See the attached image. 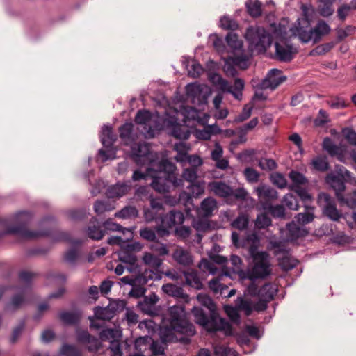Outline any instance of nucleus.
Listing matches in <instances>:
<instances>
[{"mask_svg":"<svg viewBox=\"0 0 356 356\" xmlns=\"http://www.w3.org/2000/svg\"><path fill=\"white\" fill-rule=\"evenodd\" d=\"M197 300L208 309L209 313L207 314L202 307H194L192 309L194 321L209 332L222 331L225 335H231L232 325L219 316L213 300L207 294H199Z\"/></svg>","mask_w":356,"mask_h":356,"instance_id":"1","label":"nucleus"},{"mask_svg":"<svg viewBox=\"0 0 356 356\" xmlns=\"http://www.w3.org/2000/svg\"><path fill=\"white\" fill-rule=\"evenodd\" d=\"M303 16L298 19L295 25L291 28L293 35L298 36L303 43L312 40L314 43L318 42L323 36L330 31V26L323 20H320L314 28L311 27V22L307 14L305 6H303Z\"/></svg>","mask_w":356,"mask_h":356,"instance_id":"2","label":"nucleus"},{"mask_svg":"<svg viewBox=\"0 0 356 356\" xmlns=\"http://www.w3.org/2000/svg\"><path fill=\"white\" fill-rule=\"evenodd\" d=\"M120 260L127 264L129 272L134 273L131 276H124L120 281L127 285L134 286L136 285H145L147 282L152 280L154 273L152 270H142L140 266L137 264V257L132 253L124 252L119 257Z\"/></svg>","mask_w":356,"mask_h":356,"instance_id":"3","label":"nucleus"},{"mask_svg":"<svg viewBox=\"0 0 356 356\" xmlns=\"http://www.w3.org/2000/svg\"><path fill=\"white\" fill-rule=\"evenodd\" d=\"M16 225L9 227L5 231H0V238L6 234L16 235L24 239H35L40 237L48 236L51 234L50 231H30L27 226L31 220V215L26 211H21L16 214Z\"/></svg>","mask_w":356,"mask_h":356,"instance_id":"4","label":"nucleus"},{"mask_svg":"<svg viewBox=\"0 0 356 356\" xmlns=\"http://www.w3.org/2000/svg\"><path fill=\"white\" fill-rule=\"evenodd\" d=\"M169 316L170 325L175 327L177 333L184 335L179 340L184 343H188L191 341L189 337L194 336L196 330L193 324L186 319L184 307H171L169 309Z\"/></svg>","mask_w":356,"mask_h":356,"instance_id":"5","label":"nucleus"},{"mask_svg":"<svg viewBox=\"0 0 356 356\" xmlns=\"http://www.w3.org/2000/svg\"><path fill=\"white\" fill-rule=\"evenodd\" d=\"M245 38L252 48L258 54H264L271 46V35L261 26H249L245 33Z\"/></svg>","mask_w":356,"mask_h":356,"instance_id":"6","label":"nucleus"},{"mask_svg":"<svg viewBox=\"0 0 356 356\" xmlns=\"http://www.w3.org/2000/svg\"><path fill=\"white\" fill-rule=\"evenodd\" d=\"M253 266L249 270L248 277L251 281L257 279H265L271 273L269 254L266 251H260V254L252 257Z\"/></svg>","mask_w":356,"mask_h":356,"instance_id":"7","label":"nucleus"},{"mask_svg":"<svg viewBox=\"0 0 356 356\" xmlns=\"http://www.w3.org/2000/svg\"><path fill=\"white\" fill-rule=\"evenodd\" d=\"M330 184L341 205H346L353 209H356V189L343 195L346 189L345 182L339 176H332L330 178Z\"/></svg>","mask_w":356,"mask_h":356,"instance_id":"8","label":"nucleus"},{"mask_svg":"<svg viewBox=\"0 0 356 356\" xmlns=\"http://www.w3.org/2000/svg\"><path fill=\"white\" fill-rule=\"evenodd\" d=\"M231 238L235 247L246 249L251 257L260 254V252L258 251L260 245V238L256 233L248 234L242 240H240L239 234L236 232H232Z\"/></svg>","mask_w":356,"mask_h":356,"instance_id":"9","label":"nucleus"},{"mask_svg":"<svg viewBox=\"0 0 356 356\" xmlns=\"http://www.w3.org/2000/svg\"><path fill=\"white\" fill-rule=\"evenodd\" d=\"M273 248V254L278 260L280 267L288 271L295 268L298 264V260L293 258L290 253V250L286 248L284 244L275 242L272 244Z\"/></svg>","mask_w":356,"mask_h":356,"instance_id":"10","label":"nucleus"},{"mask_svg":"<svg viewBox=\"0 0 356 356\" xmlns=\"http://www.w3.org/2000/svg\"><path fill=\"white\" fill-rule=\"evenodd\" d=\"M317 203L322 208L323 214L332 221H339L342 213L337 209L334 200L325 193H320Z\"/></svg>","mask_w":356,"mask_h":356,"instance_id":"11","label":"nucleus"},{"mask_svg":"<svg viewBox=\"0 0 356 356\" xmlns=\"http://www.w3.org/2000/svg\"><path fill=\"white\" fill-rule=\"evenodd\" d=\"M277 288L270 282L266 283L259 289V300L254 305V309L257 312L265 311L268 303L273 300L277 292Z\"/></svg>","mask_w":356,"mask_h":356,"instance_id":"12","label":"nucleus"},{"mask_svg":"<svg viewBox=\"0 0 356 356\" xmlns=\"http://www.w3.org/2000/svg\"><path fill=\"white\" fill-rule=\"evenodd\" d=\"M225 39L227 45L232 49L234 54V56L232 58L233 62L236 65H239L241 63H245L248 61V58L244 54L243 42L238 39V35L235 33H229Z\"/></svg>","mask_w":356,"mask_h":356,"instance_id":"13","label":"nucleus"},{"mask_svg":"<svg viewBox=\"0 0 356 356\" xmlns=\"http://www.w3.org/2000/svg\"><path fill=\"white\" fill-rule=\"evenodd\" d=\"M159 170L160 173H163V176L168 177V179L172 182V185L174 187L182 186L183 181L178 177V174L176 172V165L168 161V159H162L159 163Z\"/></svg>","mask_w":356,"mask_h":356,"instance_id":"14","label":"nucleus"},{"mask_svg":"<svg viewBox=\"0 0 356 356\" xmlns=\"http://www.w3.org/2000/svg\"><path fill=\"white\" fill-rule=\"evenodd\" d=\"M282 71L278 69H271L266 77L261 82L262 89L270 88L275 90L280 84L286 81V77L282 75Z\"/></svg>","mask_w":356,"mask_h":356,"instance_id":"15","label":"nucleus"},{"mask_svg":"<svg viewBox=\"0 0 356 356\" xmlns=\"http://www.w3.org/2000/svg\"><path fill=\"white\" fill-rule=\"evenodd\" d=\"M131 157L134 161L138 165H144L150 153L149 145L145 143L140 142L131 145Z\"/></svg>","mask_w":356,"mask_h":356,"instance_id":"16","label":"nucleus"},{"mask_svg":"<svg viewBox=\"0 0 356 356\" xmlns=\"http://www.w3.org/2000/svg\"><path fill=\"white\" fill-rule=\"evenodd\" d=\"M77 341L86 346L89 352L97 351L102 346L99 339L92 336L87 330H81L77 333Z\"/></svg>","mask_w":356,"mask_h":356,"instance_id":"17","label":"nucleus"},{"mask_svg":"<svg viewBox=\"0 0 356 356\" xmlns=\"http://www.w3.org/2000/svg\"><path fill=\"white\" fill-rule=\"evenodd\" d=\"M259 202L263 209L266 204H270L272 202L277 199V192L274 188L268 186H260L256 188Z\"/></svg>","mask_w":356,"mask_h":356,"instance_id":"18","label":"nucleus"},{"mask_svg":"<svg viewBox=\"0 0 356 356\" xmlns=\"http://www.w3.org/2000/svg\"><path fill=\"white\" fill-rule=\"evenodd\" d=\"M161 223L168 227L172 228L176 225L183 224L185 217L183 212L175 209L170 211L165 215L161 216Z\"/></svg>","mask_w":356,"mask_h":356,"instance_id":"19","label":"nucleus"},{"mask_svg":"<svg viewBox=\"0 0 356 356\" xmlns=\"http://www.w3.org/2000/svg\"><path fill=\"white\" fill-rule=\"evenodd\" d=\"M87 236L95 241L101 240L105 235L102 225L98 222L96 218H92L86 229Z\"/></svg>","mask_w":356,"mask_h":356,"instance_id":"20","label":"nucleus"},{"mask_svg":"<svg viewBox=\"0 0 356 356\" xmlns=\"http://www.w3.org/2000/svg\"><path fill=\"white\" fill-rule=\"evenodd\" d=\"M152 178L151 186L152 188L159 193H165L169 192L170 188L172 185V182L164 176H159L156 175H150Z\"/></svg>","mask_w":356,"mask_h":356,"instance_id":"21","label":"nucleus"},{"mask_svg":"<svg viewBox=\"0 0 356 356\" xmlns=\"http://www.w3.org/2000/svg\"><path fill=\"white\" fill-rule=\"evenodd\" d=\"M172 259L179 264L184 266H189L193 264V257L189 251L177 247L172 253Z\"/></svg>","mask_w":356,"mask_h":356,"instance_id":"22","label":"nucleus"},{"mask_svg":"<svg viewBox=\"0 0 356 356\" xmlns=\"http://www.w3.org/2000/svg\"><path fill=\"white\" fill-rule=\"evenodd\" d=\"M217 207L216 200L213 197H209L202 200L200 207L197 209V213L202 217L207 218L212 216Z\"/></svg>","mask_w":356,"mask_h":356,"instance_id":"23","label":"nucleus"},{"mask_svg":"<svg viewBox=\"0 0 356 356\" xmlns=\"http://www.w3.org/2000/svg\"><path fill=\"white\" fill-rule=\"evenodd\" d=\"M211 190L218 197H232L233 188L223 181H213L209 184Z\"/></svg>","mask_w":356,"mask_h":356,"instance_id":"24","label":"nucleus"},{"mask_svg":"<svg viewBox=\"0 0 356 356\" xmlns=\"http://www.w3.org/2000/svg\"><path fill=\"white\" fill-rule=\"evenodd\" d=\"M289 177L291 184L289 186L290 191H293L302 186H307L308 184V179L301 172L296 170H291L289 174Z\"/></svg>","mask_w":356,"mask_h":356,"instance_id":"25","label":"nucleus"},{"mask_svg":"<svg viewBox=\"0 0 356 356\" xmlns=\"http://www.w3.org/2000/svg\"><path fill=\"white\" fill-rule=\"evenodd\" d=\"M275 56L278 60L282 62H290L293 58L292 49L290 46H284L275 42Z\"/></svg>","mask_w":356,"mask_h":356,"instance_id":"26","label":"nucleus"},{"mask_svg":"<svg viewBox=\"0 0 356 356\" xmlns=\"http://www.w3.org/2000/svg\"><path fill=\"white\" fill-rule=\"evenodd\" d=\"M117 136L111 125H104L102 128L101 142L104 147H110L116 141Z\"/></svg>","mask_w":356,"mask_h":356,"instance_id":"27","label":"nucleus"},{"mask_svg":"<svg viewBox=\"0 0 356 356\" xmlns=\"http://www.w3.org/2000/svg\"><path fill=\"white\" fill-rule=\"evenodd\" d=\"M134 124L131 122H125L120 127L119 134L120 138L125 145L131 143L134 138L133 136Z\"/></svg>","mask_w":356,"mask_h":356,"instance_id":"28","label":"nucleus"},{"mask_svg":"<svg viewBox=\"0 0 356 356\" xmlns=\"http://www.w3.org/2000/svg\"><path fill=\"white\" fill-rule=\"evenodd\" d=\"M175 332L177 333V329L170 324L169 326H161L159 328V337L161 341L164 343L177 341V338L175 335Z\"/></svg>","mask_w":356,"mask_h":356,"instance_id":"29","label":"nucleus"},{"mask_svg":"<svg viewBox=\"0 0 356 356\" xmlns=\"http://www.w3.org/2000/svg\"><path fill=\"white\" fill-rule=\"evenodd\" d=\"M129 189L130 186L125 184H117L108 188L106 195L109 198H119L127 194Z\"/></svg>","mask_w":356,"mask_h":356,"instance_id":"30","label":"nucleus"},{"mask_svg":"<svg viewBox=\"0 0 356 356\" xmlns=\"http://www.w3.org/2000/svg\"><path fill=\"white\" fill-rule=\"evenodd\" d=\"M171 135L177 139L187 140L190 136L189 130L177 122L171 124Z\"/></svg>","mask_w":356,"mask_h":356,"instance_id":"31","label":"nucleus"},{"mask_svg":"<svg viewBox=\"0 0 356 356\" xmlns=\"http://www.w3.org/2000/svg\"><path fill=\"white\" fill-rule=\"evenodd\" d=\"M188 193L186 195V203H192L193 197H197L202 194H203L204 191V186L203 183H193L190 184L188 187Z\"/></svg>","mask_w":356,"mask_h":356,"instance_id":"32","label":"nucleus"},{"mask_svg":"<svg viewBox=\"0 0 356 356\" xmlns=\"http://www.w3.org/2000/svg\"><path fill=\"white\" fill-rule=\"evenodd\" d=\"M262 3L259 0H248L245 2L247 12L254 18L260 17L262 14Z\"/></svg>","mask_w":356,"mask_h":356,"instance_id":"33","label":"nucleus"},{"mask_svg":"<svg viewBox=\"0 0 356 356\" xmlns=\"http://www.w3.org/2000/svg\"><path fill=\"white\" fill-rule=\"evenodd\" d=\"M184 275L187 285L195 289L202 288V283L196 271L191 270V271L184 272Z\"/></svg>","mask_w":356,"mask_h":356,"instance_id":"34","label":"nucleus"},{"mask_svg":"<svg viewBox=\"0 0 356 356\" xmlns=\"http://www.w3.org/2000/svg\"><path fill=\"white\" fill-rule=\"evenodd\" d=\"M210 80L216 86H218L220 90L223 92L230 93L232 92V86L229 84L228 81L224 79L220 74L217 73L213 74L210 76Z\"/></svg>","mask_w":356,"mask_h":356,"instance_id":"35","label":"nucleus"},{"mask_svg":"<svg viewBox=\"0 0 356 356\" xmlns=\"http://www.w3.org/2000/svg\"><path fill=\"white\" fill-rule=\"evenodd\" d=\"M250 222V216L247 213L241 212L231 222V226L238 230H245L248 227Z\"/></svg>","mask_w":356,"mask_h":356,"instance_id":"36","label":"nucleus"},{"mask_svg":"<svg viewBox=\"0 0 356 356\" xmlns=\"http://www.w3.org/2000/svg\"><path fill=\"white\" fill-rule=\"evenodd\" d=\"M94 313L97 319L104 321H110L115 315V311L109 307H96L94 309Z\"/></svg>","mask_w":356,"mask_h":356,"instance_id":"37","label":"nucleus"},{"mask_svg":"<svg viewBox=\"0 0 356 356\" xmlns=\"http://www.w3.org/2000/svg\"><path fill=\"white\" fill-rule=\"evenodd\" d=\"M163 291L168 295L175 297L184 298L186 294L184 292V289L175 284H165L162 286Z\"/></svg>","mask_w":356,"mask_h":356,"instance_id":"38","label":"nucleus"},{"mask_svg":"<svg viewBox=\"0 0 356 356\" xmlns=\"http://www.w3.org/2000/svg\"><path fill=\"white\" fill-rule=\"evenodd\" d=\"M306 211L302 213H298L295 218L296 221L300 225H306L312 221H313L314 218V215L313 213V207H309L308 206H305Z\"/></svg>","mask_w":356,"mask_h":356,"instance_id":"39","label":"nucleus"},{"mask_svg":"<svg viewBox=\"0 0 356 356\" xmlns=\"http://www.w3.org/2000/svg\"><path fill=\"white\" fill-rule=\"evenodd\" d=\"M94 211L97 215L111 211L115 209L114 205L109 201L97 200L94 203Z\"/></svg>","mask_w":356,"mask_h":356,"instance_id":"40","label":"nucleus"},{"mask_svg":"<svg viewBox=\"0 0 356 356\" xmlns=\"http://www.w3.org/2000/svg\"><path fill=\"white\" fill-rule=\"evenodd\" d=\"M60 319L67 325H75L80 321V315L76 312H62L59 314Z\"/></svg>","mask_w":356,"mask_h":356,"instance_id":"41","label":"nucleus"},{"mask_svg":"<svg viewBox=\"0 0 356 356\" xmlns=\"http://www.w3.org/2000/svg\"><path fill=\"white\" fill-rule=\"evenodd\" d=\"M220 26L225 30L235 31L238 29V22L229 16H223L220 19Z\"/></svg>","mask_w":356,"mask_h":356,"instance_id":"42","label":"nucleus"},{"mask_svg":"<svg viewBox=\"0 0 356 356\" xmlns=\"http://www.w3.org/2000/svg\"><path fill=\"white\" fill-rule=\"evenodd\" d=\"M24 298L21 294H17L12 298L9 304H8L5 309L8 312H15L19 309L24 303Z\"/></svg>","mask_w":356,"mask_h":356,"instance_id":"43","label":"nucleus"},{"mask_svg":"<svg viewBox=\"0 0 356 356\" xmlns=\"http://www.w3.org/2000/svg\"><path fill=\"white\" fill-rule=\"evenodd\" d=\"M143 260L146 265H148L156 270L162 264V260L152 253H145L143 257Z\"/></svg>","mask_w":356,"mask_h":356,"instance_id":"44","label":"nucleus"},{"mask_svg":"<svg viewBox=\"0 0 356 356\" xmlns=\"http://www.w3.org/2000/svg\"><path fill=\"white\" fill-rule=\"evenodd\" d=\"M102 225L103 230L105 231V234L108 232H120L124 233L125 230H127L126 228L113 222L111 219L105 220Z\"/></svg>","mask_w":356,"mask_h":356,"instance_id":"45","label":"nucleus"},{"mask_svg":"<svg viewBox=\"0 0 356 356\" xmlns=\"http://www.w3.org/2000/svg\"><path fill=\"white\" fill-rule=\"evenodd\" d=\"M314 168L318 171L325 172L329 168V163L326 157L318 156L312 161Z\"/></svg>","mask_w":356,"mask_h":356,"instance_id":"46","label":"nucleus"},{"mask_svg":"<svg viewBox=\"0 0 356 356\" xmlns=\"http://www.w3.org/2000/svg\"><path fill=\"white\" fill-rule=\"evenodd\" d=\"M198 177L197 175V170L191 168H184L181 174V177L180 179L182 181H186L190 184H193L195 182Z\"/></svg>","mask_w":356,"mask_h":356,"instance_id":"47","label":"nucleus"},{"mask_svg":"<svg viewBox=\"0 0 356 356\" xmlns=\"http://www.w3.org/2000/svg\"><path fill=\"white\" fill-rule=\"evenodd\" d=\"M264 210L270 213L274 218H283L285 216V209L282 204H277L275 206L270 204H266Z\"/></svg>","mask_w":356,"mask_h":356,"instance_id":"48","label":"nucleus"},{"mask_svg":"<svg viewBox=\"0 0 356 356\" xmlns=\"http://www.w3.org/2000/svg\"><path fill=\"white\" fill-rule=\"evenodd\" d=\"M198 268L201 271L211 275H215L218 270L215 264L207 259H202L200 261Z\"/></svg>","mask_w":356,"mask_h":356,"instance_id":"49","label":"nucleus"},{"mask_svg":"<svg viewBox=\"0 0 356 356\" xmlns=\"http://www.w3.org/2000/svg\"><path fill=\"white\" fill-rule=\"evenodd\" d=\"M152 119L151 113L147 110H139L135 116V122L138 124L147 125Z\"/></svg>","mask_w":356,"mask_h":356,"instance_id":"50","label":"nucleus"},{"mask_svg":"<svg viewBox=\"0 0 356 356\" xmlns=\"http://www.w3.org/2000/svg\"><path fill=\"white\" fill-rule=\"evenodd\" d=\"M255 227L259 229H266L272 223L270 218L266 213L258 214L255 220Z\"/></svg>","mask_w":356,"mask_h":356,"instance_id":"51","label":"nucleus"},{"mask_svg":"<svg viewBox=\"0 0 356 356\" xmlns=\"http://www.w3.org/2000/svg\"><path fill=\"white\" fill-rule=\"evenodd\" d=\"M138 210L134 207H125L115 213L116 217L122 218H136L138 216Z\"/></svg>","mask_w":356,"mask_h":356,"instance_id":"52","label":"nucleus"},{"mask_svg":"<svg viewBox=\"0 0 356 356\" xmlns=\"http://www.w3.org/2000/svg\"><path fill=\"white\" fill-rule=\"evenodd\" d=\"M283 203L290 210L296 211L299 208L297 198L291 193H287L284 196Z\"/></svg>","mask_w":356,"mask_h":356,"instance_id":"53","label":"nucleus"},{"mask_svg":"<svg viewBox=\"0 0 356 356\" xmlns=\"http://www.w3.org/2000/svg\"><path fill=\"white\" fill-rule=\"evenodd\" d=\"M334 46V43L333 42L325 43L317 46L314 49L311 51V56H319L323 55L327 52H329Z\"/></svg>","mask_w":356,"mask_h":356,"instance_id":"54","label":"nucleus"},{"mask_svg":"<svg viewBox=\"0 0 356 356\" xmlns=\"http://www.w3.org/2000/svg\"><path fill=\"white\" fill-rule=\"evenodd\" d=\"M214 355L215 356H236V352L229 347L219 345L214 347Z\"/></svg>","mask_w":356,"mask_h":356,"instance_id":"55","label":"nucleus"},{"mask_svg":"<svg viewBox=\"0 0 356 356\" xmlns=\"http://www.w3.org/2000/svg\"><path fill=\"white\" fill-rule=\"evenodd\" d=\"M26 323L24 320H22L14 328L10 339L11 343H15L19 339L25 329Z\"/></svg>","mask_w":356,"mask_h":356,"instance_id":"56","label":"nucleus"},{"mask_svg":"<svg viewBox=\"0 0 356 356\" xmlns=\"http://www.w3.org/2000/svg\"><path fill=\"white\" fill-rule=\"evenodd\" d=\"M140 236L142 238L148 241H156V234L154 228L144 227L139 231Z\"/></svg>","mask_w":356,"mask_h":356,"instance_id":"57","label":"nucleus"},{"mask_svg":"<svg viewBox=\"0 0 356 356\" xmlns=\"http://www.w3.org/2000/svg\"><path fill=\"white\" fill-rule=\"evenodd\" d=\"M244 81L240 78H236L234 83V90L232 95L236 99H241L242 97V91L244 89Z\"/></svg>","mask_w":356,"mask_h":356,"instance_id":"58","label":"nucleus"},{"mask_svg":"<svg viewBox=\"0 0 356 356\" xmlns=\"http://www.w3.org/2000/svg\"><path fill=\"white\" fill-rule=\"evenodd\" d=\"M60 353L64 356H81L80 350L76 347L67 343L62 346Z\"/></svg>","mask_w":356,"mask_h":356,"instance_id":"59","label":"nucleus"},{"mask_svg":"<svg viewBox=\"0 0 356 356\" xmlns=\"http://www.w3.org/2000/svg\"><path fill=\"white\" fill-rule=\"evenodd\" d=\"M289 236L291 240L297 239L302 236V229L295 223L287 225Z\"/></svg>","mask_w":356,"mask_h":356,"instance_id":"60","label":"nucleus"},{"mask_svg":"<svg viewBox=\"0 0 356 356\" xmlns=\"http://www.w3.org/2000/svg\"><path fill=\"white\" fill-rule=\"evenodd\" d=\"M334 1H321L320 6V14L324 17H329L333 14L332 4Z\"/></svg>","mask_w":356,"mask_h":356,"instance_id":"61","label":"nucleus"},{"mask_svg":"<svg viewBox=\"0 0 356 356\" xmlns=\"http://www.w3.org/2000/svg\"><path fill=\"white\" fill-rule=\"evenodd\" d=\"M252 111V106L245 105L244 107L243 108L241 113L234 118V122L238 123L246 120L250 117Z\"/></svg>","mask_w":356,"mask_h":356,"instance_id":"62","label":"nucleus"},{"mask_svg":"<svg viewBox=\"0 0 356 356\" xmlns=\"http://www.w3.org/2000/svg\"><path fill=\"white\" fill-rule=\"evenodd\" d=\"M225 310L232 322L236 323H238L240 322V315L236 308L232 306L226 305L225 307Z\"/></svg>","mask_w":356,"mask_h":356,"instance_id":"63","label":"nucleus"},{"mask_svg":"<svg viewBox=\"0 0 356 356\" xmlns=\"http://www.w3.org/2000/svg\"><path fill=\"white\" fill-rule=\"evenodd\" d=\"M150 350L152 351V356H165V348L157 341H153Z\"/></svg>","mask_w":356,"mask_h":356,"instance_id":"64","label":"nucleus"}]
</instances>
